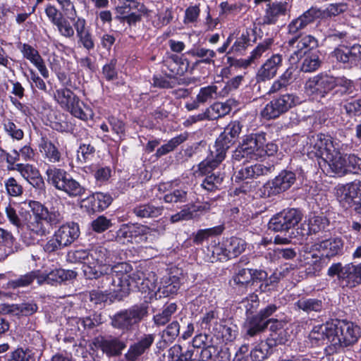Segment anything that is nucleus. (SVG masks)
I'll list each match as a JSON object with an SVG mask.
<instances>
[{
	"label": "nucleus",
	"instance_id": "obj_1",
	"mask_svg": "<svg viewBox=\"0 0 361 361\" xmlns=\"http://www.w3.org/2000/svg\"><path fill=\"white\" fill-rule=\"evenodd\" d=\"M28 204L34 219L27 223V228L32 234L46 236L53 228L63 221V212L57 206L52 205L48 208L40 202L35 200H30Z\"/></svg>",
	"mask_w": 361,
	"mask_h": 361
},
{
	"label": "nucleus",
	"instance_id": "obj_2",
	"mask_svg": "<svg viewBox=\"0 0 361 361\" xmlns=\"http://www.w3.org/2000/svg\"><path fill=\"white\" fill-rule=\"evenodd\" d=\"M330 335L334 334V343L326 346V355H333L338 353L344 347H348L357 342L360 337V327L355 323L345 319H336L331 322L329 330Z\"/></svg>",
	"mask_w": 361,
	"mask_h": 361
},
{
	"label": "nucleus",
	"instance_id": "obj_3",
	"mask_svg": "<svg viewBox=\"0 0 361 361\" xmlns=\"http://www.w3.org/2000/svg\"><path fill=\"white\" fill-rule=\"evenodd\" d=\"M47 183L55 189L66 194L69 197L76 198L83 196L87 188L65 169L55 166H49L46 171Z\"/></svg>",
	"mask_w": 361,
	"mask_h": 361
},
{
	"label": "nucleus",
	"instance_id": "obj_4",
	"mask_svg": "<svg viewBox=\"0 0 361 361\" xmlns=\"http://www.w3.org/2000/svg\"><path fill=\"white\" fill-rule=\"evenodd\" d=\"M266 135L264 132L245 135L233 152L232 161L245 164L262 159V147L267 142Z\"/></svg>",
	"mask_w": 361,
	"mask_h": 361
},
{
	"label": "nucleus",
	"instance_id": "obj_5",
	"mask_svg": "<svg viewBox=\"0 0 361 361\" xmlns=\"http://www.w3.org/2000/svg\"><path fill=\"white\" fill-rule=\"evenodd\" d=\"M301 103L300 97L295 93L280 92L272 95L260 112L261 116L267 121L276 120L288 113Z\"/></svg>",
	"mask_w": 361,
	"mask_h": 361
},
{
	"label": "nucleus",
	"instance_id": "obj_6",
	"mask_svg": "<svg viewBox=\"0 0 361 361\" xmlns=\"http://www.w3.org/2000/svg\"><path fill=\"white\" fill-rule=\"evenodd\" d=\"M54 98L63 109L77 118L87 121L92 116L91 108L82 102L80 97L69 88L57 89Z\"/></svg>",
	"mask_w": 361,
	"mask_h": 361
},
{
	"label": "nucleus",
	"instance_id": "obj_7",
	"mask_svg": "<svg viewBox=\"0 0 361 361\" xmlns=\"http://www.w3.org/2000/svg\"><path fill=\"white\" fill-rule=\"evenodd\" d=\"M82 271L87 279L94 280L93 286L99 290L115 298L123 297L122 293H126L123 290L120 278L116 279L113 274L104 273L101 269H95L94 267L83 266Z\"/></svg>",
	"mask_w": 361,
	"mask_h": 361
},
{
	"label": "nucleus",
	"instance_id": "obj_8",
	"mask_svg": "<svg viewBox=\"0 0 361 361\" xmlns=\"http://www.w3.org/2000/svg\"><path fill=\"white\" fill-rule=\"evenodd\" d=\"M149 305L147 301L135 304L127 310L116 313L111 318V325L123 332L131 331L134 326L147 316Z\"/></svg>",
	"mask_w": 361,
	"mask_h": 361
},
{
	"label": "nucleus",
	"instance_id": "obj_9",
	"mask_svg": "<svg viewBox=\"0 0 361 361\" xmlns=\"http://www.w3.org/2000/svg\"><path fill=\"white\" fill-rule=\"evenodd\" d=\"M330 277L337 276L339 286L353 289L361 285V263H348L343 266L341 262L333 263L327 271Z\"/></svg>",
	"mask_w": 361,
	"mask_h": 361
},
{
	"label": "nucleus",
	"instance_id": "obj_10",
	"mask_svg": "<svg viewBox=\"0 0 361 361\" xmlns=\"http://www.w3.org/2000/svg\"><path fill=\"white\" fill-rule=\"evenodd\" d=\"M115 11V19L121 23H126L129 27L136 26L142 21V16H147L149 13L145 5L137 0H123Z\"/></svg>",
	"mask_w": 361,
	"mask_h": 361
},
{
	"label": "nucleus",
	"instance_id": "obj_11",
	"mask_svg": "<svg viewBox=\"0 0 361 361\" xmlns=\"http://www.w3.org/2000/svg\"><path fill=\"white\" fill-rule=\"evenodd\" d=\"M295 181L296 173L294 171L283 169L259 189V195L262 198L276 196L290 189Z\"/></svg>",
	"mask_w": 361,
	"mask_h": 361
},
{
	"label": "nucleus",
	"instance_id": "obj_12",
	"mask_svg": "<svg viewBox=\"0 0 361 361\" xmlns=\"http://www.w3.org/2000/svg\"><path fill=\"white\" fill-rule=\"evenodd\" d=\"M302 216L299 209H284L269 219L268 229L274 232H287L299 224Z\"/></svg>",
	"mask_w": 361,
	"mask_h": 361
},
{
	"label": "nucleus",
	"instance_id": "obj_13",
	"mask_svg": "<svg viewBox=\"0 0 361 361\" xmlns=\"http://www.w3.org/2000/svg\"><path fill=\"white\" fill-rule=\"evenodd\" d=\"M344 243L341 238L335 237L323 240L314 245L317 250L321 252V257L314 263V269L319 271L326 264L325 259L341 255L343 253Z\"/></svg>",
	"mask_w": 361,
	"mask_h": 361
},
{
	"label": "nucleus",
	"instance_id": "obj_14",
	"mask_svg": "<svg viewBox=\"0 0 361 361\" xmlns=\"http://www.w3.org/2000/svg\"><path fill=\"white\" fill-rule=\"evenodd\" d=\"M149 228L147 226L133 224H123L120 228L116 231V235H112L115 240L121 244L127 243H140L147 239Z\"/></svg>",
	"mask_w": 361,
	"mask_h": 361
},
{
	"label": "nucleus",
	"instance_id": "obj_15",
	"mask_svg": "<svg viewBox=\"0 0 361 361\" xmlns=\"http://www.w3.org/2000/svg\"><path fill=\"white\" fill-rule=\"evenodd\" d=\"M250 42V32L247 30L243 31L240 36H235V32H231L216 51L219 54L243 56L248 47L252 45Z\"/></svg>",
	"mask_w": 361,
	"mask_h": 361
},
{
	"label": "nucleus",
	"instance_id": "obj_16",
	"mask_svg": "<svg viewBox=\"0 0 361 361\" xmlns=\"http://www.w3.org/2000/svg\"><path fill=\"white\" fill-rule=\"evenodd\" d=\"M114 198L109 192H94L82 200L81 207L89 215L101 213L113 202Z\"/></svg>",
	"mask_w": 361,
	"mask_h": 361
},
{
	"label": "nucleus",
	"instance_id": "obj_17",
	"mask_svg": "<svg viewBox=\"0 0 361 361\" xmlns=\"http://www.w3.org/2000/svg\"><path fill=\"white\" fill-rule=\"evenodd\" d=\"M287 11L288 3L286 1H275L267 4L264 15L258 22L259 31L263 32L268 25H276L281 17L286 16Z\"/></svg>",
	"mask_w": 361,
	"mask_h": 361
},
{
	"label": "nucleus",
	"instance_id": "obj_18",
	"mask_svg": "<svg viewBox=\"0 0 361 361\" xmlns=\"http://www.w3.org/2000/svg\"><path fill=\"white\" fill-rule=\"evenodd\" d=\"M242 128L239 121H231L216 138L214 148L226 156L228 149L237 142Z\"/></svg>",
	"mask_w": 361,
	"mask_h": 361
},
{
	"label": "nucleus",
	"instance_id": "obj_19",
	"mask_svg": "<svg viewBox=\"0 0 361 361\" xmlns=\"http://www.w3.org/2000/svg\"><path fill=\"white\" fill-rule=\"evenodd\" d=\"M155 340V335L144 334L132 343L124 355L126 361H141L147 355Z\"/></svg>",
	"mask_w": 361,
	"mask_h": 361
},
{
	"label": "nucleus",
	"instance_id": "obj_20",
	"mask_svg": "<svg viewBox=\"0 0 361 361\" xmlns=\"http://www.w3.org/2000/svg\"><path fill=\"white\" fill-rule=\"evenodd\" d=\"M332 81L331 75L321 73L310 78L305 84V89L314 97L324 98L332 90Z\"/></svg>",
	"mask_w": 361,
	"mask_h": 361
},
{
	"label": "nucleus",
	"instance_id": "obj_21",
	"mask_svg": "<svg viewBox=\"0 0 361 361\" xmlns=\"http://www.w3.org/2000/svg\"><path fill=\"white\" fill-rule=\"evenodd\" d=\"M321 18H322V11L317 7L312 6L298 18L290 21L287 25V35L302 33L301 30Z\"/></svg>",
	"mask_w": 361,
	"mask_h": 361
},
{
	"label": "nucleus",
	"instance_id": "obj_22",
	"mask_svg": "<svg viewBox=\"0 0 361 361\" xmlns=\"http://www.w3.org/2000/svg\"><path fill=\"white\" fill-rule=\"evenodd\" d=\"M16 47L21 52L23 58L28 60L39 71L44 78H49V71L37 49L27 43H22L21 42L16 44Z\"/></svg>",
	"mask_w": 361,
	"mask_h": 361
},
{
	"label": "nucleus",
	"instance_id": "obj_23",
	"mask_svg": "<svg viewBox=\"0 0 361 361\" xmlns=\"http://www.w3.org/2000/svg\"><path fill=\"white\" fill-rule=\"evenodd\" d=\"M71 20L73 23L78 43L89 51L93 50L95 47L94 36L91 28L87 26L86 20L82 17H78L77 19L71 18Z\"/></svg>",
	"mask_w": 361,
	"mask_h": 361
},
{
	"label": "nucleus",
	"instance_id": "obj_24",
	"mask_svg": "<svg viewBox=\"0 0 361 361\" xmlns=\"http://www.w3.org/2000/svg\"><path fill=\"white\" fill-rule=\"evenodd\" d=\"M283 63V56L280 54H273L267 59L265 62L258 69L256 74L257 82H265L274 78L278 72L279 68Z\"/></svg>",
	"mask_w": 361,
	"mask_h": 361
},
{
	"label": "nucleus",
	"instance_id": "obj_25",
	"mask_svg": "<svg viewBox=\"0 0 361 361\" xmlns=\"http://www.w3.org/2000/svg\"><path fill=\"white\" fill-rule=\"evenodd\" d=\"M269 325L264 322L257 314L245 316V321L241 327V333L245 339L256 337L264 333Z\"/></svg>",
	"mask_w": 361,
	"mask_h": 361
},
{
	"label": "nucleus",
	"instance_id": "obj_26",
	"mask_svg": "<svg viewBox=\"0 0 361 361\" xmlns=\"http://www.w3.org/2000/svg\"><path fill=\"white\" fill-rule=\"evenodd\" d=\"M274 170L273 165L265 166L263 164L257 163L238 170L234 174V180L235 183H240L248 178H257L262 176H267Z\"/></svg>",
	"mask_w": 361,
	"mask_h": 361
},
{
	"label": "nucleus",
	"instance_id": "obj_27",
	"mask_svg": "<svg viewBox=\"0 0 361 361\" xmlns=\"http://www.w3.org/2000/svg\"><path fill=\"white\" fill-rule=\"evenodd\" d=\"M360 182L357 185L353 183H348L338 186L336 190L337 198L340 202L343 203V207H353L355 209L358 202H361L360 200Z\"/></svg>",
	"mask_w": 361,
	"mask_h": 361
},
{
	"label": "nucleus",
	"instance_id": "obj_28",
	"mask_svg": "<svg viewBox=\"0 0 361 361\" xmlns=\"http://www.w3.org/2000/svg\"><path fill=\"white\" fill-rule=\"evenodd\" d=\"M16 169L36 190H45L44 179L39 171L35 166L29 164H17Z\"/></svg>",
	"mask_w": 361,
	"mask_h": 361
},
{
	"label": "nucleus",
	"instance_id": "obj_29",
	"mask_svg": "<svg viewBox=\"0 0 361 361\" xmlns=\"http://www.w3.org/2000/svg\"><path fill=\"white\" fill-rule=\"evenodd\" d=\"M189 61L183 55L171 54L164 61V66L166 68V72L175 80L177 76H182L189 68Z\"/></svg>",
	"mask_w": 361,
	"mask_h": 361
},
{
	"label": "nucleus",
	"instance_id": "obj_30",
	"mask_svg": "<svg viewBox=\"0 0 361 361\" xmlns=\"http://www.w3.org/2000/svg\"><path fill=\"white\" fill-rule=\"evenodd\" d=\"M79 224L74 221H68L61 225L54 233V237H58L63 247H68L74 243L80 236Z\"/></svg>",
	"mask_w": 361,
	"mask_h": 361
},
{
	"label": "nucleus",
	"instance_id": "obj_31",
	"mask_svg": "<svg viewBox=\"0 0 361 361\" xmlns=\"http://www.w3.org/2000/svg\"><path fill=\"white\" fill-rule=\"evenodd\" d=\"M178 350V355L183 361H212V355L214 353L213 347H207L204 349L195 350L194 348L188 347L184 350L183 346L179 344H175Z\"/></svg>",
	"mask_w": 361,
	"mask_h": 361
},
{
	"label": "nucleus",
	"instance_id": "obj_32",
	"mask_svg": "<svg viewBox=\"0 0 361 361\" xmlns=\"http://www.w3.org/2000/svg\"><path fill=\"white\" fill-rule=\"evenodd\" d=\"M279 340L275 335L267 337L262 341L250 352V356L252 361H263L269 357L274 352V349L279 345Z\"/></svg>",
	"mask_w": 361,
	"mask_h": 361
},
{
	"label": "nucleus",
	"instance_id": "obj_33",
	"mask_svg": "<svg viewBox=\"0 0 361 361\" xmlns=\"http://www.w3.org/2000/svg\"><path fill=\"white\" fill-rule=\"evenodd\" d=\"M90 262H88L87 266L94 267L95 269H99L109 265L113 262L111 255V252L106 247L101 245H97L90 249Z\"/></svg>",
	"mask_w": 361,
	"mask_h": 361
},
{
	"label": "nucleus",
	"instance_id": "obj_34",
	"mask_svg": "<svg viewBox=\"0 0 361 361\" xmlns=\"http://www.w3.org/2000/svg\"><path fill=\"white\" fill-rule=\"evenodd\" d=\"M209 335L204 333V334H197L192 341V345L190 348H194L195 350L204 349L207 347H213V350L212 351H214V353L212 355V361H216V358L217 361H229L228 356L226 352L222 351L221 350H219V347L212 343H209L208 338Z\"/></svg>",
	"mask_w": 361,
	"mask_h": 361
},
{
	"label": "nucleus",
	"instance_id": "obj_35",
	"mask_svg": "<svg viewBox=\"0 0 361 361\" xmlns=\"http://www.w3.org/2000/svg\"><path fill=\"white\" fill-rule=\"evenodd\" d=\"M188 188L183 183L173 182L166 193L161 198L165 203L183 204L188 201Z\"/></svg>",
	"mask_w": 361,
	"mask_h": 361
},
{
	"label": "nucleus",
	"instance_id": "obj_36",
	"mask_svg": "<svg viewBox=\"0 0 361 361\" xmlns=\"http://www.w3.org/2000/svg\"><path fill=\"white\" fill-rule=\"evenodd\" d=\"M252 276L249 269L242 268L235 272L228 281L230 288L238 295L245 293L252 284Z\"/></svg>",
	"mask_w": 361,
	"mask_h": 361
},
{
	"label": "nucleus",
	"instance_id": "obj_37",
	"mask_svg": "<svg viewBox=\"0 0 361 361\" xmlns=\"http://www.w3.org/2000/svg\"><path fill=\"white\" fill-rule=\"evenodd\" d=\"M331 322H326L325 324L314 326L309 335L311 343L315 345H326L329 346L334 343V334L330 335L329 329Z\"/></svg>",
	"mask_w": 361,
	"mask_h": 361
},
{
	"label": "nucleus",
	"instance_id": "obj_38",
	"mask_svg": "<svg viewBox=\"0 0 361 361\" xmlns=\"http://www.w3.org/2000/svg\"><path fill=\"white\" fill-rule=\"evenodd\" d=\"M214 152H211L204 160L197 165L198 173L201 176L211 174L216 169L221 162L226 159V155L214 148Z\"/></svg>",
	"mask_w": 361,
	"mask_h": 361
},
{
	"label": "nucleus",
	"instance_id": "obj_39",
	"mask_svg": "<svg viewBox=\"0 0 361 361\" xmlns=\"http://www.w3.org/2000/svg\"><path fill=\"white\" fill-rule=\"evenodd\" d=\"M38 148L44 159L51 163H59L62 160V154L58 146L47 136H42Z\"/></svg>",
	"mask_w": 361,
	"mask_h": 361
},
{
	"label": "nucleus",
	"instance_id": "obj_40",
	"mask_svg": "<svg viewBox=\"0 0 361 361\" xmlns=\"http://www.w3.org/2000/svg\"><path fill=\"white\" fill-rule=\"evenodd\" d=\"M77 319L78 329L86 336L94 333L95 329L103 323L102 314L96 311L91 312L88 315L78 317Z\"/></svg>",
	"mask_w": 361,
	"mask_h": 361
},
{
	"label": "nucleus",
	"instance_id": "obj_41",
	"mask_svg": "<svg viewBox=\"0 0 361 361\" xmlns=\"http://www.w3.org/2000/svg\"><path fill=\"white\" fill-rule=\"evenodd\" d=\"M78 273L71 269H55L46 274L41 275V282L46 281L48 284L55 285L76 279Z\"/></svg>",
	"mask_w": 361,
	"mask_h": 361
},
{
	"label": "nucleus",
	"instance_id": "obj_42",
	"mask_svg": "<svg viewBox=\"0 0 361 361\" xmlns=\"http://www.w3.org/2000/svg\"><path fill=\"white\" fill-rule=\"evenodd\" d=\"M164 212L162 205H156L153 202L140 203L136 204L132 209V212L137 218H157L161 216Z\"/></svg>",
	"mask_w": 361,
	"mask_h": 361
},
{
	"label": "nucleus",
	"instance_id": "obj_43",
	"mask_svg": "<svg viewBox=\"0 0 361 361\" xmlns=\"http://www.w3.org/2000/svg\"><path fill=\"white\" fill-rule=\"evenodd\" d=\"M125 341L118 338H112L106 339L102 338L99 342V347L106 355L117 357L121 355L122 351L126 348Z\"/></svg>",
	"mask_w": 361,
	"mask_h": 361
},
{
	"label": "nucleus",
	"instance_id": "obj_44",
	"mask_svg": "<svg viewBox=\"0 0 361 361\" xmlns=\"http://www.w3.org/2000/svg\"><path fill=\"white\" fill-rule=\"evenodd\" d=\"M319 42L318 39L312 35H302L301 39L296 44V50L293 54L297 58L302 59V56L305 55L310 51H319Z\"/></svg>",
	"mask_w": 361,
	"mask_h": 361
},
{
	"label": "nucleus",
	"instance_id": "obj_45",
	"mask_svg": "<svg viewBox=\"0 0 361 361\" xmlns=\"http://www.w3.org/2000/svg\"><path fill=\"white\" fill-rule=\"evenodd\" d=\"M224 250L227 251V256L230 259L240 255L246 248L245 241L238 237L231 236L230 238H223Z\"/></svg>",
	"mask_w": 361,
	"mask_h": 361
},
{
	"label": "nucleus",
	"instance_id": "obj_46",
	"mask_svg": "<svg viewBox=\"0 0 361 361\" xmlns=\"http://www.w3.org/2000/svg\"><path fill=\"white\" fill-rule=\"evenodd\" d=\"M3 128L6 134L13 140H21L25 136L22 126L13 117H4L2 120Z\"/></svg>",
	"mask_w": 361,
	"mask_h": 361
},
{
	"label": "nucleus",
	"instance_id": "obj_47",
	"mask_svg": "<svg viewBox=\"0 0 361 361\" xmlns=\"http://www.w3.org/2000/svg\"><path fill=\"white\" fill-rule=\"evenodd\" d=\"M332 90H334V94L339 96L349 95L354 92L355 84L352 80L347 78L345 76L334 77L331 75Z\"/></svg>",
	"mask_w": 361,
	"mask_h": 361
},
{
	"label": "nucleus",
	"instance_id": "obj_48",
	"mask_svg": "<svg viewBox=\"0 0 361 361\" xmlns=\"http://www.w3.org/2000/svg\"><path fill=\"white\" fill-rule=\"evenodd\" d=\"M73 13V12L69 11L68 14L71 16L63 15L54 26L56 27L59 35L65 38H72L75 35L73 23L71 20V18H75L77 19L78 17H76L77 14L75 16Z\"/></svg>",
	"mask_w": 361,
	"mask_h": 361
},
{
	"label": "nucleus",
	"instance_id": "obj_49",
	"mask_svg": "<svg viewBox=\"0 0 361 361\" xmlns=\"http://www.w3.org/2000/svg\"><path fill=\"white\" fill-rule=\"evenodd\" d=\"M188 138L186 134H180L170 139L166 144L158 147L155 154L153 155L156 159H159L163 156L173 152L180 145L183 143Z\"/></svg>",
	"mask_w": 361,
	"mask_h": 361
},
{
	"label": "nucleus",
	"instance_id": "obj_50",
	"mask_svg": "<svg viewBox=\"0 0 361 361\" xmlns=\"http://www.w3.org/2000/svg\"><path fill=\"white\" fill-rule=\"evenodd\" d=\"M35 279L41 283L40 271L34 270L24 275H20L18 279L10 280L6 284L8 288L16 289L20 287H26L30 286Z\"/></svg>",
	"mask_w": 361,
	"mask_h": 361
},
{
	"label": "nucleus",
	"instance_id": "obj_51",
	"mask_svg": "<svg viewBox=\"0 0 361 361\" xmlns=\"http://www.w3.org/2000/svg\"><path fill=\"white\" fill-rule=\"evenodd\" d=\"M303 60L300 66L301 71L304 73L314 72L319 68L322 65L320 59V51H310L302 56Z\"/></svg>",
	"mask_w": 361,
	"mask_h": 361
},
{
	"label": "nucleus",
	"instance_id": "obj_52",
	"mask_svg": "<svg viewBox=\"0 0 361 361\" xmlns=\"http://www.w3.org/2000/svg\"><path fill=\"white\" fill-rule=\"evenodd\" d=\"M348 154H342L336 152L334 155H332L329 166L332 172L338 176H343L348 173Z\"/></svg>",
	"mask_w": 361,
	"mask_h": 361
},
{
	"label": "nucleus",
	"instance_id": "obj_53",
	"mask_svg": "<svg viewBox=\"0 0 361 361\" xmlns=\"http://www.w3.org/2000/svg\"><path fill=\"white\" fill-rule=\"evenodd\" d=\"M4 361H36L35 353L32 350L18 347L4 356Z\"/></svg>",
	"mask_w": 361,
	"mask_h": 361
},
{
	"label": "nucleus",
	"instance_id": "obj_54",
	"mask_svg": "<svg viewBox=\"0 0 361 361\" xmlns=\"http://www.w3.org/2000/svg\"><path fill=\"white\" fill-rule=\"evenodd\" d=\"M201 183V187L207 192H212L219 190L222 188L224 181V174L218 171L211 174L204 175Z\"/></svg>",
	"mask_w": 361,
	"mask_h": 361
},
{
	"label": "nucleus",
	"instance_id": "obj_55",
	"mask_svg": "<svg viewBox=\"0 0 361 361\" xmlns=\"http://www.w3.org/2000/svg\"><path fill=\"white\" fill-rule=\"evenodd\" d=\"M6 195L10 198L21 197L25 192L20 179L11 176L4 180Z\"/></svg>",
	"mask_w": 361,
	"mask_h": 361
},
{
	"label": "nucleus",
	"instance_id": "obj_56",
	"mask_svg": "<svg viewBox=\"0 0 361 361\" xmlns=\"http://www.w3.org/2000/svg\"><path fill=\"white\" fill-rule=\"evenodd\" d=\"M332 137L326 134L320 133L317 134L313 149L315 150V155L317 157H322L325 153L330 151V147L332 145Z\"/></svg>",
	"mask_w": 361,
	"mask_h": 361
},
{
	"label": "nucleus",
	"instance_id": "obj_57",
	"mask_svg": "<svg viewBox=\"0 0 361 361\" xmlns=\"http://www.w3.org/2000/svg\"><path fill=\"white\" fill-rule=\"evenodd\" d=\"M180 279L176 276L166 278L159 288V291L164 297H171L176 295L180 288Z\"/></svg>",
	"mask_w": 361,
	"mask_h": 361
},
{
	"label": "nucleus",
	"instance_id": "obj_58",
	"mask_svg": "<svg viewBox=\"0 0 361 361\" xmlns=\"http://www.w3.org/2000/svg\"><path fill=\"white\" fill-rule=\"evenodd\" d=\"M152 80V86L159 89H172L176 84V80L168 74L166 71L154 74Z\"/></svg>",
	"mask_w": 361,
	"mask_h": 361
},
{
	"label": "nucleus",
	"instance_id": "obj_59",
	"mask_svg": "<svg viewBox=\"0 0 361 361\" xmlns=\"http://www.w3.org/2000/svg\"><path fill=\"white\" fill-rule=\"evenodd\" d=\"M219 319V310L217 307H213L204 313L199 319L197 324L202 329L210 331L213 324H217Z\"/></svg>",
	"mask_w": 361,
	"mask_h": 361
},
{
	"label": "nucleus",
	"instance_id": "obj_60",
	"mask_svg": "<svg viewBox=\"0 0 361 361\" xmlns=\"http://www.w3.org/2000/svg\"><path fill=\"white\" fill-rule=\"evenodd\" d=\"M348 52H350V47L344 44H339L333 51V56L338 62L343 63L345 68H350L353 64H355L351 54Z\"/></svg>",
	"mask_w": 361,
	"mask_h": 361
},
{
	"label": "nucleus",
	"instance_id": "obj_61",
	"mask_svg": "<svg viewBox=\"0 0 361 361\" xmlns=\"http://www.w3.org/2000/svg\"><path fill=\"white\" fill-rule=\"evenodd\" d=\"M176 310L177 305L175 302L164 305L161 312L154 315L153 321L154 324L157 326H164L166 324Z\"/></svg>",
	"mask_w": 361,
	"mask_h": 361
},
{
	"label": "nucleus",
	"instance_id": "obj_62",
	"mask_svg": "<svg viewBox=\"0 0 361 361\" xmlns=\"http://www.w3.org/2000/svg\"><path fill=\"white\" fill-rule=\"evenodd\" d=\"M295 305L297 307L305 312H319L323 308V302L317 298H301L298 300Z\"/></svg>",
	"mask_w": 361,
	"mask_h": 361
},
{
	"label": "nucleus",
	"instance_id": "obj_63",
	"mask_svg": "<svg viewBox=\"0 0 361 361\" xmlns=\"http://www.w3.org/2000/svg\"><path fill=\"white\" fill-rule=\"evenodd\" d=\"M188 54L195 57L201 58L202 59L198 62L207 64L214 63V58L216 57V52L214 50L201 47L191 49Z\"/></svg>",
	"mask_w": 361,
	"mask_h": 361
},
{
	"label": "nucleus",
	"instance_id": "obj_64",
	"mask_svg": "<svg viewBox=\"0 0 361 361\" xmlns=\"http://www.w3.org/2000/svg\"><path fill=\"white\" fill-rule=\"evenodd\" d=\"M95 148L90 143H80L77 150L76 161L78 163L85 164L93 159Z\"/></svg>",
	"mask_w": 361,
	"mask_h": 361
}]
</instances>
